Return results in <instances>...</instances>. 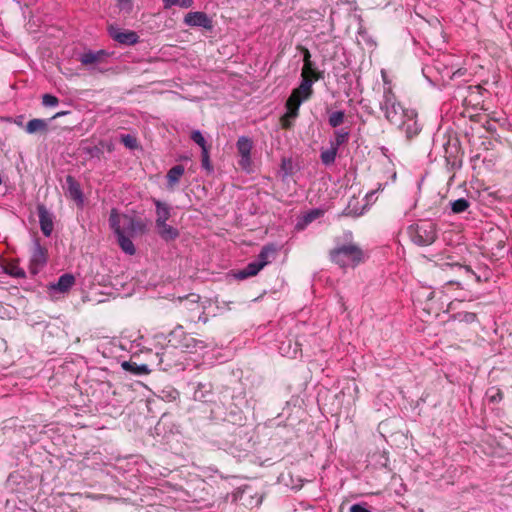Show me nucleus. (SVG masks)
I'll return each instance as SVG.
<instances>
[{"label":"nucleus","mask_w":512,"mask_h":512,"mask_svg":"<svg viewBox=\"0 0 512 512\" xmlns=\"http://www.w3.org/2000/svg\"><path fill=\"white\" fill-rule=\"evenodd\" d=\"M382 77L387 87L384 89L383 100L380 103V108L384 112L386 119L396 125L402 124L404 117L412 119L415 116L414 111L408 112L403 109L401 104L397 101L384 72H382Z\"/></svg>","instance_id":"obj_1"},{"label":"nucleus","mask_w":512,"mask_h":512,"mask_svg":"<svg viewBox=\"0 0 512 512\" xmlns=\"http://www.w3.org/2000/svg\"><path fill=\"white\" fill-rule=\"evenodd\" d=\"M330 256L341 268H354L364 260V252L355 244L339 246L331 251Z\"/></svg>","instance_id":"obj_2"},{"label":"nucleus","mask_w":512,"mask_h":512,"mask_svg":"<svg viewBox=\"0 0 512 512\" xmlns=\"http://www.w3.org/2000/svg\"><path fill=\"white\" fill-rule=\"evenodd\" d=\"M411 241L418 246H428L436 240V226L430 221H420L408 227Z\"/></svg>","instance_id":"obj_3"},{"label":"nucleus","mask_w":512,"mask_h":512,"mask_svg":"<svg viewBox=\"0 0 512 512\" xmlns=\"http://www.w3.org/2000/svg\"><path fill=\"white\" fill-rule=\"evenodd\" d=\"M302 81L300 85L295 88L292 93L302 96L304 99H309L312 95V85L314 81L319 79L316 70L313 68L312 63L303 64L301 72Z\"/></svg>","instance_id":"obj_4"},{"label":"nucleus","mask_w":512,"mask_h":512,"mask_svg":"<svg viewBox=\"0 0 512 512\" xmlns=\"http://www.w3.org/2000/svg\"><path fill=\"white\" fill-rule=\"evenodd\" d=\"M116 209H112L109 217V224L113 232L117 236L118 244L121 249L128 255L136 253L135 246L129 235L124 234V229L116 223Z\"/></svg>","instance_id":"obj_5"},{"label":"nucleus","mask_w":512,"mask_h":512,"mask_svg":"<svg viewBox=\"0 0 512 512\" xmlns=\"http://www.w3.org/2000/svg\"><path fill=\"white\" fill-rule=\"evenodd\" d=\"M302 96L291 93L286 101V113L281 118V125L283 128H290L292 120L298 116L299 107L302 102L306 101Z\"/></svg>","instance_id":"obj_6"},{"label":"nucleus","mask_w":512,"mask_h":512,"mask_svg":"<svg viewBox=\"0 0 512 512\" xmlns=\"http://www.w3.org/2000/svg\"><path fill=\"white\" fill-rule=\"evenodd\" d=\"M172 335L174 337H180L178 341V347H180L183 351L188 353H196L198 351H201L207 347V344L205 341L198 339L190 334H185L181 332L179 334L178 330H175Z\"/></svg>","instance_id":"obj_7"},{"label":"nucleus","mask_w":512,"mask_h":512,"mask_svg":"<svg viewBox=\"0 0 512 512\" xmlns=\"http://www.w3.org/2000/svg\"><path fill=\"white\" fill-rule=\"evenodd\" d=\"M47 249L35 241L32 248L29 270L32 274H37L47 262Z\"/></svg>","instance_id":"obj_8"},{"label":"nucleus","mask_w":512,"mask_h":512,"mask_svg":"<svg viewBox=\"0 0 512 512\" xmlns=\"http://www.w3.org/2000/svg\"><path fill=\"white\" fill-rule=\"evenodd\" d=\"M116 218V223L124 229V234H128L129 236H133L137 232H142L145 229V225L142 222L127 214H119L116 211Z\"/></svg>","instance_id":"obj_9"},{"label":"nucleus","mask_w":512,"mask_h":512,"mask_svg":"<svg viewBox=\"0 0 512 512\" xmlns=\"http://www.w3.org/2000/svg\"><path fill=\"white\" fill-rule=\"evenodd\" d=\"M183 22L185 25L190 27H202L206 30L213 28V22L211 18L204 12L193 11L189 12L184 16Z\"/></svg>","instance_id":"obj_10"},{"label":"nucleus","mask_w":512,"mask_h":512,"mask_svg":"<svg viewBox=\"0 0 512 512\" xmlns=\"http://www.w3.org/2000/svg\"><path fill=\"white\" fill-rule=\"evenodd\" d=\"M109 33L113 40L124 45H134L139 40L137 33L131 30H123L118 27H110Z\"/></svg>","instance_id":"obj_11"},{"label":"nucleus","mask_w":512,"mask_h":512,"mask_svg":"<svg viewBox=\"0 0 512 512\" xmlns=\"http://www.w3.org/2000/svg\"><path fill=\"white\" fill-rule=\"evenodd\" d=\"M37 211L41 231L46 237H49L52 234L54 228L53 215L43 204H38Z\"/></svg>","instance_id":"obj_12"},{"label":"nucleus","mask_w":512,"mask_h":512,"mask_svg":"<svg viewBox=\"0 0 512 512\" xmlns=\"http://www.w3.org/2000/svg\"><path fill=\"white\" fill-rule=\"evenodd\" d=\"M66 182L68 185L69 196L77 202L78 205L82 206L84 202L83 193L78 182L72 177L67 176Z\"/></svg>","instance_id":"obj_13"},{"label":"nucleus","mask_w":512,"mask_h":512,"mask_svg":"<svg viewBox=\"0 0 512 512\" xmlns=\"http://www.w3.org/2000/svg\"><path fill=\"white\" fill-rule=\"evenodd\" d=\"M277 253V248L273 244L265 245L258 255V259L256 260L262 268L271 263V261L275 258Z\"/></svg>","instance_id":"obj_14"},{"label":"nucleus","mask_w":512,"mask_h":512,"mask_svg":"<svg viewBox=\"0 0 512 512\" xmlns=\"http://www.w3.org/2000/svg\"><path fill=\"white\" fill-rule=\"evenodd\" d=\"M159 236L165 241H171L178 237L179 232L176 228L167 224V222L156 223Z\"/></svg>","instance_id":"obj_15"},{"label":"nucleus","mask_w":512,"mask_h":512,"mask_svg":"<svg viewBox=\"0 0 512 512\" xmlns=\"http://www.w3.org/2000/svg\"><path fill=\"white\" fill-rule=\"evenodd\" d=\"M75 284V277L72 274H63L58 281L50 286L51 289L65 293Z\"/></svg>","instance_id":"obj_16"},{"label":"nucleus","mask_w":512,"mask_h":512,"mask_svg":"<svg viewBox=\"0 0 512 512\" xmlns=\"http://www.w3.org/2000/svg\"><path fill=\"white\" fill-rule=\"evenodd\" d=\"M262 269L263 268L261 267V265L256 260L252 261L245 268H243L242 270L238 271V273L236 274V278H238L240 280H243V279H246L248 277L255 276Z\"/></svg>","instance_id":"obj_17"},{"label":"nucleus","mask_w":512,"mask_h":512,"mask_svg":"<svg viewBox=\"0 0 512 512\" xmlns=\"http://www.w3.org/2000/svg\"><path fill=\"white\" fill-rule=\"evenodd\" d=\"M4 273L14 278H24L25 271L19 266L17 261H9L2 265Z\"/></svg>","instance_id":"obj_18"},{"label":"nucleus","mask_w":512,"mask_h":512,"mask_svg":"<svg viewBox=\"0 0 512 512\" xmlns=\"http://www.w3.org/2000/svg\"><path fill=\"white\" fill-rule=\"evenodd\" d=\"M47 127V122L44 119L35 118L28 121L25 130L28 134H35L37 132L47 131Z\"/></svg>","instance_id":"obj_19"},{"label":"nucleus","mask_w":512,"mask_h":512,"mask_svg":"<svg viewBox=\"0 0 512 512\" xmlns=\"http://www.w3.org/2000/svg\"><path fill=\"white\" fill-rule=\"evenodd\" d=\"M184 167L182 165H176L172 167L167 173V182L170 188H173L184 174Z\"/></svg>","instance_id":"obj_20"},{"label":"nucleus","mask_w":512,"mask_h":512,"mask_svg":"<svg viewBox=\"0 0 512 512\" xmlns=\"http://www.w3.org/2000/svg\"><path fill=\"white\" fill-rule=\"evenodd\" d=\"M156 206V223L167 222L170 218V208L159 200L154 201Z\"/></svg>","instance_id":"obj_21"},{"label":"nucleus","mask_w":512,"mask_h":512,"mask_svg":"<svg viewBox=\"0 0 512 512\" xmlns=\"http://www.w3.org/2000/svg\"><path fill=\"white\" fill-rule=\"evenodd\" d=\"M122 368L136 375H145L150 373V369L145 364L138 365L136 363L125 361L122 363Z\"/></svg>","instance_id":"obj_22"},{"label":"nucleus","mask_w":512,"mask_h":512,"mask_svg":"<svg viewBox=\"0 0 512 512\" xmlns=\"http://www.w3.org/2000/svg\"><path fill=\"white\" fill-rule=\"evenodd\" d=\"M338 148L333 145H330L328 149L321 151V161L324 165L328 166L334 163L337 156Z\"/></svg>","instance_id":"obj_23"},{"label":"nucleus","mask_w":512,"mask_h":512,"mask_svg":"<svg viewBox=\"0 0 512 512\" xmlns=\"http://www.w3.org/2000/svg\"><path fill=\"white\" fill-rule=\"evenodd\" d=\"M237 149L240 156L250 155L252 150V141L245 136L239 137L237 141Z\"/></svg>","instance_id":"obj_24"},{"label":"nucleus","mask_w":512,"mask_h":512,"mask_svg":"<svg viewBox=\"0 0 512 512\" xmlns=\"http://www.w3.org/2000/svg\"><path fill=\"white\" fill-rule=\"evenodd\" d=\"M163 5L165 9H169L172 6L190 8L193 5V0H163Z\"/></svg>","instance_id":"obj_25"},{"label":"nucleus","mask_w":512,"mask_h":512,"mask_svg":"<svg viewBox=\"0 0 512 512\" xmlns=\"http://www.w3.org/2000/svg\"><path fill=\"white\" fill-rule=\"evenodd\" d=\"M102 52L94 53V52H87L81 55L80 61L83 65H90L93 63H96L99 60L100 55Z\"/></svg>","instance_id":"obj_26"},{"label":"nucleus","mask_w":512,"mask_h":512,"mask_svg":"<svg viewBox=\"0 0 512 512\" xmlns=\"http://www.w3.org/2000/svg\"><path fill=\"white\" fill-rule=\"evenodd\" d=\"M469 207V202L464 199L460 198L451 203V209L454 213H462Z\"/></svg>","instance_id":"obj_27"},{"label":"nucleus","mask_w":512,"mask_h":512,"mask_svg":"<svg viewBox=\"0 0 512 512\" xmlns=\"http://www.w3.org/2000/svg\"><path fill=\"white\" fill-rule=\"evenodd\" d=\"M345 114L343 111H335L329 116V124L332 127L341 125L344 121Z\"/></svg>","instance_id":"obj_28"},{"label":"nucleus","mask_w":512,"mask_h":512,"mask_svg":"<svg viewBox=\"0 0 512 512\" xmlns=\"http://www.w3.org/2000/svg\"><path fill=\"white\" fill-rule=\"evenodd\" d=\"M487 398L489 402L496 403L502 400L503 394L500 389L497 388H491L487 391Z\"/></svg>","instance_id":"obj_29"},{"label":"nucleus","mask_w":512,"mask_h":512,"mask_svg":"<svg viewBox=\"0 0 512 512\" xmlns=\"http://www.w3.org/2000/svg\"><path fill=\"white\" fill-rule=\"evenodd\" d=\"M191 138L195 143H197L201 147L202 150L208 149L206 140L199 130L193 131L191 134Z\"/></svg>","instance_id":"obj_30"},{"label":"nucleus","mask_w":512,"mask_h":512,"mask_svg":"<svg viewBox=\"0 0 512 512\" xmlns=\"http://www.w3.org/2000/svg\"><path fill=\"white\" fill-rule=\"evenodd\" d=\"M121 142L129 149H136L138 147L136 138L130 134L122 135Z\"/></svg>","instance_id":"obj_31"},{"label":"nucleus","mask_w":512,"mask_h":512,"mask_svg":"<svg viewBox=\"0 0 512 512\" xmlns=\"http://www.w3.org/2000/svg\"><path fill=\"white\" fill-rule=\"evenodd\" d=\"M348 139V132L345 131H337L335 133V141L331 142V145L335 146L336 148H339L341 144L346 142Z\"/></svg>","instance_id":"obj_32"},{"label":"nucleus","mask_w":512,"mask_h":512,"mask_svg":"<svg viewBox=\"0 0 512 512\" xmlns=\"http://www.w3.org/2000/svg\"><path fill=\"white\" fill-rule=\"evenodd\" d=\"M58 103H59V100L54 95L44 94L42 96V104L46 107H54V106H57Z\"/></svg>","instance_id":"obj_33"},{"label":"nucleus","mask_w":512,"mask_h":512,"mask_svg":"<svg viewBox=\"0 0 512 512\" xmlns=\"http://www.w3.org/2000/svg\"><path fill=\"white\" fill-rule=\"evenodd\" d=\"M120 10L130 12L133 8V0H114Z\"/></svg>","instance_id":"obj_34"},{"label":"nucleus","mask_w":512,"mask_h":512,"mask_svg":"<svg viewBox=\"0 0 512 512\" xmlns=\"http://www.w3.org/2000/svg\"><path fill=\"white\" fill-rule=\"evenodd\" d=\"M202 166L209 172L212 171V169H213L212 165L210 163L208 149L202 150Z\"/></svg>","instance_id":"obj_35"},{"label":"nucleus","mask_w":512,"mask_h":512,"mask_svg":"<svg viewBox=\"0 0 512 512\" xmlns=\"http://www.w3.org/2000/svg\"><path fill=\"white\" fill-rule=\"evenodd\" d=\"M460 321L467 323L474 322L476 320V314L471 312L459 313L457 317Z\"/></svg>","instance_id":"obj_36"},{"label":"nucleus","mask_w":512,"mask_h":512,"mask_svg":"<svg viewBox=\"0 0 512 512\" xmlns=\"http://www.w3.org/2000/svg\"><path fill=\"white\" fill-rule=\"evenodd\" d=\"M349 512H372V511H370L368 509L366 503H357V504H353L350 507Z\"/></svg>","instance_id":"obj_37"},{"label":"nucleus","mask_w":512,"mask_h":512,"mask_svg":"<svg viewBox=\"0 0 512 512\" xmlns=\"http://www.w3.org/2000/svg\"><path fill=\"white\" fill-rule=\"evenodd\" d=\"M239 165L243 169L248 170L250 168V165H251V157H250V155L241 156V159L239 161Z\"/></svg>","instance_id":"obj_38"},{"label":"nucleus","mask_w":512,"mask_h":512,"mask_svg":"<svg viewBox=\"0 0 512 512\" xmlns=\"http://www.w3.org/2000/svg\"><path fill=\"white\" fill-rule=\"evenodd\" d=\"M412 126H413V127H410V126L408 125V126H407V128H406V132H407V134H408V136H409V137H412L413 135L418 134V132H419V130H420V129H419V127L417 126V123H416V122H414Z\"/></svg>","instance_id":"obj_39"},{"label":"nucleus","mask_w":512,"mask_h":512,"mask_svg":"<svg viewBox=\"0 0 512 512\" xmlns=\"http://www.w3.org/2000/svg\"><path fill=\"white\" fill-rule=\"evenodd\" d=\"M300 49L303 52L304 64L312 63L311 60H310L311 54H310L309 50L307 48H305V47H300Z\"/></svg>","instance_id":"obj_40"},{"label":"nucleus","mask_w":512,"mask_h":512,"mask_svg":"<svg viewBox=\"0 0 512 512\" xmlns=\"http://www.w3.org/2000/svg\"><path fill=\"white\" fill-rule=\"evenodd\" d=\"M320 212L318 210L312 211L307 216H305V222L309 223L316 219L319 216Z\"/></svg>","instance_id":"obj_41"},{"label":"nucleus","mask_w":512,"mask_h":512,"mask_svg":"<svg viewBox=\"0 0 512 512\" xmlns=\"http://www.w3.org/2000/svg\"><path fill=\"white\" fill-rule=\"evenodd\" d=\"M452 268H455L457 269L459 272H463V273H470V269L466 266H461V265H458V264H455V265H450Z\"/></svg>","instance_id":"obj_42"},{"label":"nucleus","mask_w":512,"mask_h":512,"mask_svg":"<svg viewBox=\"0 0 512 512\" xmlns=\"http://www.w3.org/2000/svg\"><path fill=\"white\" fill-rule=\"evenodd\" d=\"M66 113H67V112H58V113H56V114L54 115V117H53V118L61 117V116L65 115Z\"/></svg>","instance_id":"obj_43"}]
</instances>
